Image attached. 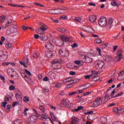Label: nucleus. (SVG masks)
<instances>
[{
	"label": "nucleus",
	"instance_id": "obj_1",
	"mask_svg": "<svg viewBox=\"0 0 124 124\" xmlns=\"http://www.w3.org/2000/svg\"><path fill=\"white\" fill-rule=\"evenodd\" d=\"M91 107H97L101 104H104V100L103 98H97L94 101L91 103Z\"/></svg>",
	"mask_w": 124,
	"mask_h": 124
},
{
	"label": "nucleus",
	"instance_id": "obj_2",
	"mask_svg": "<svg viewBox=\"0 0 124 124\" xmlns=\"http://www.w3.org/2000/svg\"><path fill=\"white\" fill-rule=\"evenodd\" d=\"M123 49H119L117 51V54L114 59V61L115 62H121V60L123 59Z\"/></svg>",
	"mask_w": 124,
	"mask_h": 124
},
{
	"label": "nucleus",
	"instance_id": "obj_3",
	"mask_svg": "<svg viewBox=\"0 0 124 124\" xmlns=\"http://www.w3.org/2000/svg\"><path fill=\"white\" fill-rule=\"evenodd\" d=\"M98 24L101 27H106L107 25V18L105 16H101L98 20Z\"/></svg>",
	"mask_w": 124,
	"mask_h": 124
},
{
	"label": "nucleus",
	"instance_id": "obj_4",
	"mask_svg": "<svg viewBox=\"0 0 124 124\" xmlns=\"http://www.w3.org/2000/svg\"><path fill=\"white\" fill-rule=\"evenodd\" d=\"M46 43V44L45 46L46 49H47V50H49L50 51L54 50L55 47L52 42L47 40Z\"/></svg>",
	"mask_w": 124,
	"mask_h": 124
},
{
	"label": "nucleus",
	"instance_id": "obj_5",
	"mask_svg": "<svg viewBox=\"0 0 124 124\" xmlns=\"http://www.w3.org/2000/svg\"><path fill=\"white\" fill-rule=\"evenodd\" d=\"M71 104L70 101L67 99H63L61 102V105L64 106V107H67V108L70 107Z\"/></svg>",
	"mask_w": 124,
	"mask_h": 124
},
{
	"label": "nucleus",
	"instance_id": "obj_6",
	"mask_svg": "<svg viewBox=\"0 0 124 124\" xmlns=\"http://www.w3.org/2000/svg\"><path fill=\"white\" fill-rule=\"evenodd\" d=\"M30 124H35L37 122V117L35 115H32L28 118Z\"/></svg>",
	"mask_w": 124,
	"mask_h": 124
},
{
	"label": "nucleus",
	"instance_id": "obj_7",
	"mask_svg": "<svg viewBox=\"0 0 124 124\" xmlns=\"http://www.w3.org/2000/svg\"><path fill=\"white\" fill-rule=\"evenodd\" d=\"M83 57L85 63H91V62H93V59L90 57L86 55H83Z\"/></svg>",
	"mask_w": 124,
	"mask_h": 124
},
{
	"label": "nucleus",
	"instance_id": "obj_8",
	"mask_svg": "<svg viewBox=\"0 0 124 124\" xmlns=\"http://www.w3.org/2000/svg\"><path fill=\"white\" fill-rule=\"evenodd\" d=\"M84 31H86V32H88L89 33H94V30H93V29L90 26L86 27V29L84 30Z\"/></svg>",
	"mask_w": 124,
	"mask_h": 124
},
{
	"label": "nucleus",
	"instance_id": "obj_9",
	"mask_svg": "<svg viewBox=\"0 0 124 124\" xmlns=\"http://www.w3.org/2000/svg\"><path fill=\"white\" fill-rule=\"evenodd\" d=\"M13 30H14V28L12 27H10L7 29V30L6 31V33L7 34V35H10V34H11L12 33H14L15 32L13 31Z\"/></svg>",
	"mask_w": 124,
	"mask_h": 124
},
{
	"label": "nucleus",
	"instance_id": "obj_10",
	"mask_svg": "<svg viewBox=\"0 0 124 124\" xmlns=\"http://www.w3.org/2000/svg\"><path fill=\"white\" fill-rule=\"evenodd\" d=\"M47 75L50 79H55V78H56V74H55L53 71H50L48 72Z\"/></svg>",
	"mask_w": 124,
	"mask_h": 124
},
{
	"label": "nucleus",
	"instance_id": "obj_11",
	"mask_svg": "<svg viewBox=\"0 0 124 124\" xmlns=\"http://www.w3.org/2000/svg\"><path fill=\"white\" fill-rule=\"evenodd\" d=\"M89 21L91 23H94L96 21V16L95 15H92L89 16Z\"/></svg>",
	"mask_w": 124,
	"mask_h": 124
},
{
	"label": "nucleus",
	"instance_id": "obj_12",
	"mask_svg": "<svg viewBox=\"0 0 124 124\" xmlns=\"http://www.w3.org/2000/svg\"><path fill=\"white\" fill-rule=\"evenodd\" d=\"M56 15H58V14H62V13H66L65 10L63 9H56Z\"/></svg>",
	"mask_w": 124,
	"mask_h": 124
},
{
	"label": "nucleus",
	"instance_id": "obj_13",
	"mask_svg": "<svg viewBox=\"0 0 124 124\" xmlns=\"http://www.w3.org/2000/svg\"><path fill=\"white\" fill-rule=\"evenodd\" d=\"M41 117L43 120V121H45V120H47V119H49L50 121L51 120V118L49 117L46 115V113H41Z\"/></svg>",
	"mask_w": 124,
	"mask_h": 124
},
{
	"label": "nucleus",
	"instance_id": "obj_14",
	"mask_svg": "<svg viewBox=\"0 0 124 124\" xmlns=\"http://www.w3.org/2000/svg\"><path fill=\"white\" fill-rule=\"evenodd\" d=\"M11 23H12V20H11V19H10L9 21H7V23L2 26L3 29H6L8 28V27H10Z\"/></svg>",
	"mask_w": 124,
	"mask_h": 124
},
{
	"label": "nucleus",
	"instance_id": "obj_15",
	"mask_svg": "<svg viewBox=\"0 0 124 124\" xmlns=\"http://www.w3.org/2000/svg\"><path fill=\"white\" fill-rule=\"evenodd\" d=\"M113 22H114V19L113 18H110L108 20V27H109V29H111L113 26Z\"/></svg>",
	"mask_w": 124,
	"mask_h": 124
},
{
	"label": "nucleus",
	"instance_id": "obj_16",
	"mask_svg": "<svg viewBox=\"0 0 124 124\" xmlns=\"http://www.w3.org/2000/svg\"><path fill=\"white\" fill-rule=\"evenodd\" d=\"M58 31H60V32H62V33H66L68 32V31L65 30L64 28H59L57 29Z\"/></svg>",
	"mask_w": 124,
	"mask_h": 124
},
{
	"label": "nucleus",
	"instance_id": "obj_17",
	"mask_svg": "<svg viewBox=\"0 0 124 124\" xmlns=\"http://www.w3.org/2000/svg\"><path fill=\"white\" fill-rule=\"evenodd\" d=\"M104 65V62L102 61H100L97 64V66H98L99 68H102Z\"/></svg>",
	"mask_w": 124,
	"mask_h": 124
},
{
	"label": "nucleus",
	"instance_id": "obj_18",
	"mask_svg": "<svg viewBox=\"0 0 124 124\" xmlns=\"http://www.w3.org/2000/svg\"><path fill=\"white\" fill-rule=\"evenodd\" d=\"M98 72L95 73L94 74H92L91 75H87L84 77V78H85V79H90V78H92V77H93V75H98Z\"/></svg>",
	"mask_w": 124,
	"mask_h": 124
},
{
	"label": "nucleus",
	"instance_id": "obj_19",
	"mask_svg": "<svg viewBox=\"0 0 124 124\" xmlns=\"http://www.w3.org/2000/svg\"><path fill=\"white\" fill-rule=\"evenodd\" d=\"M45 54L47 58H51V57L53 56V53L52 52V51H46L45 52Z\"/></svg>",
	"mask_w": 124,
	"mask_h": 124
},
{
	"label": "nucleus",
	"instance_id": "obj_20",
	"mask_svg": "<svg viewBox=\"0 0 124 124\" xmlns=\"http://www.w3.org/2000/svg\"><path fill=\"white\" fill-rule=\"evenodd\" d=\"M72 122L71 123H76L77 124H78L79 123V120L78 119V118L76 117L73 116L72 118Z\"/></svg>",
	"mask_w": 124,
	"mask_h": 124
},
{
	"label": "nucleus",
	"instance_id": "obj_21",
	"mask_svg": "<svg viewBox=\"0 0 124 124\" xmlns=\"http://www.w3.org/2000/svg\"><path fill=\"white\" fill-rule=\"evenodd\" d=\"M40 109V113H42V114L45 113V108L42 105H40L39 107Z\"/></svg>",
	"mask_w": 124,
	"mask_h": 124
},
{
	"label": "nucleus",
	"instance_id": "obj_22",
	"mask_svg": "<svg viewBox=\"0 0 124 124\" xmlns=\"http://www.w3.org/2000/svg\"><path fill=\"white\" fill-rule=\"evenodd\" d=\"M82 87H85V88H83V90H86V89H89V88L92 87V84L90 83H87L85 85H83Z\"/></svg>",
	"mask_w": 124,
	"mask_h": 124
},
{
	"label": "nucleus",
	"instance_id": "obj_23",
	"mask_svg": "<svg viewBox=\"0 0 124 124\" xmlns=\"http://www.w3.org/2000/svg\"><path fill=\"white\" fill-rule=\"evenodd\" d=\"M8 56L6 55H3L1 56L0 62H4V61H6L7 60Z\"/></svg>",
	"mask_w": 124,
	"mask_h": 124
},
{
	"label": "nucleus",
	"instance_id": "obj_24",
	"mask_svg": "<svg viewBox=\"0 0 124 124\" xmlns=\"http://www.w3.org/2000/svg\"><path fill=\"white\" fill-rule=\"evenodd\" d=\"M111 5L114 7H115V6H116V7H119L120 6V4H118L117 3V2H116V1H114L111 3Z\"/></svg>",
	"mask_w": 124,
	"mask_h": 124
},
{
	"label": "nucleus",
	"instance_id": "obj_25",
	"mask_svg": "<svg viewBox=\"0 0 124 124\" xmlns=\"http://www.w3.org/2000/svg\"><path fill=\"white\" fill-rule=\"evenodd\" d=\"M14 124H23V121L20 119H17L14 122Z\"/></svg>",
	"mask_w": 124,
	"mask_h": 124
},
{
	"label": "nucleus",
	"instance_id": "obj_26",
	"mask_svg": "<svg viewBox=\"0 0 124 124\" xmlns=\"http://www.w3.org/2000/svg\"><path fill=\"white\" fill-rule=\"evenodd\" d=\"M6 17L5 16H0V23H4V21H5V18Z\"/></svg>",
	"mask_w": 124,
	"mask_h": 124
},
{
	"label": "nucleus",
	"instance_id": "obj_27",
	"mask_svg": "<svg viewBox=\"0 0 124 124\" xmlns=\"http://www.w3.org/2000/svg\"><path fill=\"white\" fill-rule=\"evenodd\" d=\"M40 39L42 41H48V37L47 36H40Z\"/></svg>",
	"mask_w": 124,
	"mask_h": 124
},
{
	"label": "nucleus",
	"instance_id": "obj_28",
	"mask_svg": "<svg viewBox=\"0 0 124 124\" xmlns=\"http://www.w3.org/2000/svg\"><path fill=\"white\" fill-rule=\"evenodd\" d=\"M101 42H102V40H101L100 38L96 39L94 40V43H95V44H100Z\"/></svg>",
	"mask_w": 124,
	"mask_h": 124
},
{
	"label": "nucleus",
	"instance_id": "obj_29",
	"mask_svg": "<svg viewBox=\"0 0 124 124\" xmlns=\"http://www.w3.org/2000/svg\"><path fill=\"white\" fill-rule=\"evenodd\" d=\"M64 44V42L61 37L60 41H59L58 42V45L59 46H62Z\"/></svg>",
	"mask_w": 124,
	"mask_h": 124
},
{
	"label": "nucleus",
	"instance_id": "obj_30",
	"mask_svg": "<svg viewBox=\"0 0 124 124\" xmlns=\"http://www.w3.org/2000/svg\"><path fill=\"white\" fill-rule=\"evenodd\" d=\"M84 109V107H83L82 106H79L77 108H76L74 111H76V112H79V111H80V110H82Z\"/></svg>",
	"mask_w": 124,
	"mask_h": 124
},
{
	"label": "nucleus",
	"instance_id": "obj_31",
	"mask_svg": "<svg viewBox=\"0 0 124 124\" xmlns=\"http://www.w3.org/2000/svg\"><path fill=\"white\" fill-rule=\"evenodd\" d=\"M109 99H110V96L109 94L106 95L105 96V100L104 101V103H105V102H107Z\"/></svg>",
	"mask_w": 124,
	"mask_h": 124
},
{
	"label": "nucleus",
	"instance_id": "obj_32",
	"mask_svg": "<svg viewBox=\"0 0 124 124\" xmlns=\"http://www.w3.org/2000/svg\"><path fill=\"white\" fill-rule=\"evenodd\" d=\"M61 38L63 40L64 42V41H65V42H68V41L69 40V39L68 38V37H67L66 36H63L61 37Z\"/></svg>",
	"mask_w": 124,
	"mask_h": 124
},
{
	"label": "nucleus",
	"instance_id": "obj_33",
	"mask_svg": "<svg viewBox=\"0 0 124 124\" xmlns=\"http://www.w3.org/2000/svg\"><path fill=\"white\" fill-rule=\"evenodd\" d=\"M5 47L7 48V49H10V48L12 47V44L8 43L5 44Z\"/></svg>",
	"mask_w": 124,
	"mask_h": 124
},
{
	"label": "nucleus",
	"instance_id": "obj_34",
	"mask_svg": "<svg viewBox=\"0 0 124 124\" xmlns=\"http://www.w3.org/2000/svg\"><path fill=\"white\" fill-rule=\"evenodd\" d=\"M9 98H10V96L8 94H6L5 96L4 101L7 102V101H9Z\"/></svg>",
	"mask_w": 124,
	"mask_h": 124
},
{
	"label": "nucleus",
	"instance_id": "obj_35",
	"mask_svg": "<svg viewBox=\"0 0 124 124\" xmlns=\"http://www.w3.org/2000/svg\"><path fill=\"white\" fill-rule=\"evenodd\" d=\"M101 123L102 124H106V118L105 117H102L101 118Z\"/></svg>",
	"mask_w": 124,
	"mask_h": 124
},
{
	"label": "nucleus",
	"instance_id": "obj_36",
	"mask_svg": "<svg viewBox=\"0 0 124 124\" xmlns=\"http://www.w3.org/2000/svg\"><path fill=\"white\" fill-rule=\"evenodd\" d=\"M23 62H24V63H26V64H28V63H29V59H28V58L24 57L23 59Z\"/></svg>",
	"mask_w": 124,
	"mask_h": 124
},
{
	"label": "nucleus",
	"instance_id": "obj_37",
	"mask_svg": "<svg viewBox=\"0 0 124 124\" xmlns=\"http://www.w3.org/2000/svg\"><path fill=\"white\" fill-rule=\"evenodd\" d=\"M43 89L44 93H49V88H48V87L45 86Z\"/></svg>",
	"mask_w": 124,
	"mask_h": 124
},
{
	"label": "nucleus",
	"instance_id": "obj_38",
	"mask_svg": "<svg viewBox=\"0 0 124 124\" xmlns=\"http://www.w3.org/2000/svg\"><path fill=\"white\" fill-rule=\"evenodd\" d=\"M50 116L53 121H54V122H56V121L57 120V118L55 117V115H54V114H53V113L52 112L50 113Z\"/></svg>",
	"mask_w": 124,
	"mask_h": 124
},
{
	"label": "nucleus",
	"instance_id": "obj_39",
	"mask_svg": "<svg viewBox=\"0 0 124 124\" xmlns=\"http://www.w3.org/2000/svg\"><path fill=\"white\" fill-rule=\"evenodd\" d=\"M59 54L61 55V57H64V51L62 49L59 50Z\"/></svg>",
	"mask_w": 124,
	"mask_h": 124
},
{
	"label": "nucleus",
	"instance_id": "obj_40",
	"mask_svg": "<svg viewBox=\"0 0 124 124\" xmlns=\"http://www.w3.org/2000/svg\"><path fill=\"white\" fill-rule=\"evenodd\" d=\"M23 101H24V102H29V101H30V98H29V97H27V96H25L23 98Z\"/></svg>",
	"mask_w": 124,
	"mask_h": 124
},
{
	"label": "nucleus",
	"instance_id": "obj_41",
	"mask_svg": "<svg viewBox=\"0 0 124 124\" xmlns=\"http://www.w3.org/2000/svg\"><path fill=\"white\" fill-rule=\"evenodd\" d=\"M81 20V17H80L79 16H78L77 17H76L74 19V21H75L76 22H78V23H79V22H80Z\"/></svg>",
	"mask_w": 124,
	"mask_h": 124
},
{
	"label": "nucleus",
	"instance_id": "obj_42",
	"mask_svg": "<svg viewBox=\"0 0 124 124\" xmlns=\"http://www.w3.org/2000/svg\"><path fill=\"white\" fill-rule=\"evenodd\" d=\"M69 56V51L67 50H65L64 51V57H68Z\"/></svg>",
	"mask_w": 124,
	"mask_h": 124
},
{
	"label": "nucleus",
	"instance_id": "obj_43",
	"mask_svg": "<svg viewBox=\"0 0 124 124\" xmlns=\"http://www.w3.org/2000/svg\"><path fill=\"white\" fill-rule=\"evenodd\" d=\"M106 58H107V60H108L110 62H111V61H112L113 59V58L110 55H106Z\"/></svg>",
	"mask_w": 124,
	"mask_h": 124
},
{
	"label": "nucleus",
	"instance_id": "obj_44",
	"mask_svg": "<svg viewBox=\"0 0 124 124\" xmlns=\"http://www.w3.org/2000/svg\"><path fill=\"white\" fill-rule=\"evenodd\" d=\"M62 86V83L61 82H59L55 85V88H61Z\"/></svg>",
	"mask_w": 124,
	"mask_h": 124
},
{
	"label": "nucleus",
	"instance_id": "obj_45",
	"mask_svg": "<svg viewBox=\"0 0 124 124\" xmlns=\"http://www.w3.org/2000/svg\"><path fill=\"white\" fill-rule=\"evenodd\" d=\"M53 63L54 64H56L57 63H62V61L60 60H54L53 61Z\"/></svg>",
	"mask_w": 124,
	"mask_h": 124
},
{
	"label": "nucleus",
	"instance_id": "obj_46",
	"mask_svg": "<svg viewBox=\"0 0 124 124\" xmlns=\"http://www.w3.org/2000/svg\"><path fill=\"white\" fill-rule=\"evenodd\" d=\"M48 12L50 14H54V15H56V12H55V10L54 9L49 10Z\"/></svg>",
	"mask_w": 124,
	"mask_h": 124
},
{
	"label": "nucleus",
	"instance_id": "obj_47",
	"mask_svg": "<svg viewBox=\"0 0 124 124\" xmlns=\"http://www.w3.org/2000/svg\"><path fill=\"white\" fill-rule=\"evenodd\" d=\"M15 89H16L15 86H14V85H12L9 87L10 91H14V90H15Z\"/></svg>",
	"mask_w": 124,
	"mask_h": 124
},
{
	"label": "nucleus",
	"instance_id": "obj_48",
	"mask_svg": "<svg viewBox=\"0 0 124 124\" xmlns=\"http://www.w3.org/2000/svg\"><path fill=\"white\" fill-rule=\"evenodd\" d=\"M8 103L7 102L4 101V102L1 103V105L4 108H5L6 107V104Z\"/></svg>",
	"mask_w": 124,
	"mask_h": 124
},
{
	"label": "nucleus",
	"instance_id": "obj_49",
	"mask_svg": "<svg viewBox=\"0 0 124 124\" xmlns=\"http://www.w3.org/2000/svg\"><path fill=\"white\" fill-rule=\"evenodd\" d=\"M40 29L41 31H47V28L45 27V26H42L40 27Z\"/></svg>",
	"mask_w": 124,
	"mask_h": 124
},
{
	"label": "nucleus",
	"instance_id": "obj_50",
	"mask_svg": "<svg viewBox=\"0 0 124 124\" xmlns=\"http://www.w3.org/2000/svg\"><path fill=\"white\" fill-rule=\"evenodd\" d=\"M96 51H97V52H98L99 53V56H101V49H100V48L97 47L96 48Z\"/></svg>",
	"mask_w": 124,
	"mask_h": 124
},
{
	"label": "nucleus",
	"instance_id": "obj_51",
	"mask_svg": "<svg viewBox=\"0 0 124 124\" xmlns=\"http://www.w3.org/2000/svg\"><path fill=\"white\" fill-rule=\"evenodd\" d=\"M34 4H35V5H37V6H40V7H43V6H44V5H41L40 3L34 2Z\"/></svg>",
	"mask_w": 124,
	"mask_h": 124
},
{
	"label": "nucleus",
	"instance_id": "obj_52",
	"mask_svg": "<svg viewBox=\"0 0 124 124\" xmlns=\"http://www.w3.org/2000/svg\"><path fill=\"white\" fill-rule=\"evenodd\" d=\"M33 58H38L39 57V53L36 52L33 55Z\"/></svg>",
	"mask_w": 124,
	"mask_h": 124
},
{
	"label": "nucleus",
	"instance_id": "obj_53",
	"mask_svg": "<svg viewBox=\"0 0 124 124\" xmlns=\"http://www.w3.org/2000/svg\"><path fill=\"white\" fill-rule=\"evenodd\" d=\"M19 105V102L17 101H15L13 103V107H15V106Z\"/></svg>",
	"mask_w": 124,
	"mask_h": 124
},
{
	"label": "nucleus",
	"instance_id": "obj_54",
	"mask_svg": "<svg viewBox=\"0 0 124 124\" xmlns=\"http://www.w3.org/2000/svg\"><path fill=\"white\" fill-rule=\"evenodd\" d=\"M20 93V90H17V92H16V96L18 95V96H21V93Z\"/></svg>",
	"mask_w": 124,
	"mask_h": 124
},
{
	"label": "nucleus",
	"instance_id": "obj_55",
	"mask_svg": "<svg viewBox=\"0 0 124 124\" xmlns=\"http://www.w3.org/2000/svg\"><path fill=\"white\" fill-rule=\"evenodd\" d=\"M8 64H9V62H4L2 63V65L3 66H7V65H8Z\"/></svg>",
	"mask_w": 124,
	"mask_h": 124
},
{
	"label": "nucleus",
	"instance_id": "obj_56",
	"mask_svg": "<svg viewBox=\"0 0 124 124\" xmlns=\"http://www.w3.org/2000/svg\"><path fill=\"white\" fill-rule=\"evenodd\" d=\"M25 71L26 72V73H27V74H28V75H29L30 76H31V72H30V71L25 69Z\"/></svg>",
	"mask_w": 124,
	"mask_h": 124
},
{
	"label": "nucleus",
	"instance_id": "obj_57",
	"mask_svg": "<svg viewBox=\"0 0 124 124\" xmlns=\"http://www.w3.org/2000/svg\"><path fill=\"white\" fill-rule=\"evenodd\" d=\"M80 81V79H78V78H76V79H75L73 80V83H78Z\"/></svg>",
	"mask_w": 124,
	"mask_h": 124
},
{
	"label": "nucleus",
	"instance_id": "obj_58",
	"mask_svg": "<svg viewBox=\"0 0 124 124\" xmlns=\"http://www.w3.org/2000/svg\"><path fill=\"white\" fill-rule=\"evenodd\" d=\"M36 31L37 33H39V34H42V32L40 31V30L39 28L36 29Z\"/></svg>",
	"mask_w": 124,
	"mask_h": 124
},
{
	"label": "nucleus",
	"instance_id": "obj_59",
	"mask_svg": "<svg viewBox=\"0 0 124 124\" xmlns=\"http://www.w3.org/2000/svg\"><path fill=\"white\" fill-rule=\"evenodd\" d=\"M75 93H77V92H72L71 93H69L68 94V95H69L70 96H71L72 95H74V94H75Z\"/></svg>",
	"mask_w": 124,
	"mask_h": 124
},
{
	"label": "nucleus",
	"instance_id": "obj_60",
	"mask_svg": "<svg viewBox=\"0 0 124 124\" xmlns=\"http://www.w3.org/2000/svg\"><path fill=\"white\" fill-rule=\"evenodd\" d=\"M75 63L79 65V64H81V61H75Z\"/></svg>",
	"mask_w": 124,
	"mask_h": 124
},
{
	"label": "nucleus",
	"instance_id": "obj_61",
	"mask_svg": "<svg viewBox=\"0 0 124 124\" xmlns=\"http://www.w3.org/2000/svg\"><path fill=\"white\" fill-rule=\"evenodd\" d=\"M43 80L46 82H47V81H49V78L47 77H45Z\"/></svg>",
	"mask_w": 124,
	"mask_h": 124
},
{
	"label": "nucleus",
	"instance_id": "obj_62",
	"mask_svg": "<svg viewBox=\"0 0 124 124\" xmlns=\"http://www.w3.org/2000/svg\"><path fill=\"white\" fill-rule=\"evenodd\" d=\"M67 17L65 16H62L60 17V19H63V20H66Z\"/></svg>",
	"mask_w": 124,
	"mask_h": 124
},
{
	"label": "nucleus",
	"instance_id": "obj_63",
	"mask_svg": "<svg viewBox=\"0 0 124 124\" xmlns=\"http://www.w3.org/2000/svg\"><path fill=\"white\" fill-rule=\"evenodd\" d=\"M88 4L89 5H90V6H95V4L93 2H89Z\"/></svg>",
	"mask_w": 124,
	"mask_h": 124
},
{
	"label": "nucleus",
	"instance_id": "obj_64",
	"mask_svg": "<svg viewBox=\"0 0 124 124\" xmlns=\"http://www.w3.org/2000/svg\"><path fill=\"white\" fill-rule=\"evenodd\" d=\"M75 74H76V73L74 71H70V75H75Z\"/></svg>",
	"mask_w": 124,
	"mask_h": 124
}]
</instances>
